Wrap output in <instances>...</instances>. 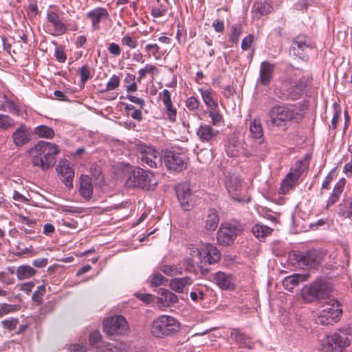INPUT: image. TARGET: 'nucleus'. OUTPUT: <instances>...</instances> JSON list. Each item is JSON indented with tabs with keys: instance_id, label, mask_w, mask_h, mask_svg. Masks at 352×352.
Returning a JSON list of instances; mask_svg holds the SVG:
<instances>
[{
	"instance_id": "f257e3e1",
	"label": "nucleus",
	"mask_w": 352,
	"mask_h": 352,
	"mask_svg": "<svg viewBox=\"0 0 352 352\" xmlns=\"http://www.w3.org/2000/svg\"><path fill=\"white\" fill-rule=\"evenodd\" d=\"M60 151L55 144L41 140L29 151L34 166L45 171L56 164V156Z\"/></svg>"
},
{
	"instance_id": "f03ea898",
	"label": "nucleus",
	"mask_w": 352,
	"mask_h": 352,
	"mask_svg": "<svg viewBox=\"0 0 352 352\" xmlns=\"http://www.w3.org/2000/svg\"><path fill=\"white\" fill-rule=\"evenodd\" d=\"M352 340V328L345 326L320 341V349L324 352H342L348 347Z\"/></svg>"
},
{
	"instance_id": "7ed1b4c3",
	"label": "nucleus",
	"mask_w": 352,
	"mask_h": 352,
	"mask_svg": "<svg viewBox=\"0 0 352 352\" xmlns=\"http://www.w3.org/2000/svg\"><path fill=\"white\" fill-rule=\"evenodd\" d=\"M316 323L323 326L338 322L342 314L341 305L334 298L319 302L316 309Z\"/></svg>"
},
{
	"instance_id": "20e7f679",
	"label": "nucleus",
	"mask_w": 352,
	"mask_h": 352,
	"mask_svg": "<svg viewBox=\"0 0 352 352\" xmlns=\"http://www.w3.org/2000/svg\"><path fill=\"white\" fill-rule=\"evenodd\" d=\"M269 117V126H277L285 130L291 121L296 120L298 122L300 120L302 113L293 106L276 104L270 109Z\"/></svg>"
},
{
	"instance_id": "39448f33",
	"label": "nucleus",
	"mask_w": 352,
	"mask_h": 352,
	"mask_svg": "<svg viewBox=\"0 0 352 352\" xmlns=\"http://www.w3.org/2000/svg\"><path fill=\"white\" fill-rule=\"evenodd\" d=\"M125 185L129 188H138L153 190L157 185V182L153 173L135 167L129 173Z\"/></svg>"
},
{
	"instance_id": "423d86ee",
	"label": "nucleus",
	"mask_w": 352,
	"mask_h": 352,
	"mask_svg": "<svg viewBox=\"0 0 352 352\" xmlns=\"http://www.w3.org/2000/svg\"><path fill=\"white\" fill-rule=\"evenodd\" d=\"M331 291L330 283L322 280H317L302 289V297L307 302H312L317 300L321 301L332 298L329 297Z\"/></svg>"
},
{
	"instance_id": "0eeeda50",
	"label": "nucleus",
	"mask_w": 352,
	"mask_h": 352,
	"mask_svg": "<svg viewBox=\"0 0 352 352\" xmlns=\"http://www.w3.org/2000/svg\"><path fill=\"white\" fill-rule=\"evenodd\" d=\"M179 329V323L175 318L162 315L153 322L151 331L155 337L163 338L177 332Z\"/></svg>"
},
{
	"instance_id": "6e6552de",
	"label": "nucleus",
	"mask_w": 352,
	"mask_h": 352,
	"mask_svg": "<svg viewBox=\"0 0 352 352\" xmlns=\"http://www.w3.org/2000/svg\"><path fill=\"white\" fill-rule=\"evenodd\" d=\"M242 231V226L237 222L222 223L217 233V241L223 246H229L234 242Z\"/></svg>"
},
{
	"instance_id": "1a4fd4ad",
	"label": "nucleus",
	"mask_w": 352,
	"mask_h": 352,
	"mask_svg": "<svg viewBox=\"0 0 352 352\" xmlns=\"http://www.w3.org/2000/svg\"><path fill=\"white\" fill-rule=\"evenodd\" d=\"M308 166L309 162L307 157H305L304 160H298L296 163L295 167L292 168L291 172L289 173L283 180L279 192L285 194L294 188L296 185L302 173L308 168Z\"/></svg>"
},
{
	"instance_id": "9d476101",
	"label": "nucleus",
	"mask_w": 352,
	"mask_h": 352,
	"mask_svg": "<svg viewBox=\"0 0 352 352\" xmlns=\"http://www.w3.org/2000/svg\"><path fill=\"white\" fill-rule=\"evenodd\" d=\"M138 157L143 164L151 168H157L163 163V157L153 147L140 144L137 145Z\"/></svg>"
},
{
	"instance_id": "9b49d317",
	"label": "nucleus",
	"mask_w": 352,
	"mask_h": 352,
	"mask_svg": "<svg viewBox=\"0 0 352 352\" xmlns=\"http://www.w3.org/2000/svg\"><path fill=\"white\" fill-rule=\"evenodd\" d=\"M104 331L109 336L125 335L129 331V326L122 316H116L104 321Z\"/></svg>"
},
{
	"instance_id": "f8f14e48",
	"label": "nucleus",
	"mask_w": 352,
	"mask_h": 352,
	"mask_svg": "<svg viewBox=\"0 0 352 352\" xmlns=\"http://www.w3.org/2000/svg\"><path fill=\"white\" fill-rule=\"evenodd\" d=\"M188 158L183 153L166 151L163 155V162L169 170L181 172L187 166Z\"/></svg>"
},
{
	"instance_id": "ddd939ff",
	"label": "nucleus",
	"mask_w": 352,
	"mask_h": 352,
	"mask_svg": "<svg viewBox=\"0 0 352 352\" xmlns=\"http://www.w3.org/2000/svg\"><path fill=\"white\" fill-rule=\"evenodd\" d=\"M311 50L312 46L307 36L300 34L294 38L290 48V53L295 56L307 60Z\"/></svg>"
},
{
	"instance_id": "4468645a",
	"label": "nucleus",
	"mask_w": 352,
	"mask_h": 352,
	"mask_svg": "<svg viewBox=\"0 0 352 352\" xmlns=\"http://www.w3.org/2000/svg\"><path fill=\"white\" fill-rule=\"evenodd\" d=\"M201 258V274H205L208 272L207 269H204L202 264L208 263L209 265L217 263L221 258V252L217 247L210 243L204 245L201 251L199 252Z\"/></svg>"
},
{
	"instance_id": "2eb2a0df",
	"label": "nucleus",
	"mask_w": 352,
	"mask_h": 352,
	"mask_svg": "<svg viewBox=\"0 0 352 352\" xmlns=\"http://www.w3.org/2000/svg\"><path fill=\"white\" fill-rule=\"evenodd\" d=\"M295 258L300 265L307 268H314L319 265L322 259V253L316 250L295 254Z\"/></svg>"
},
{
	"instance_id": "dca6fc26",
	"label": "nucleus",
	"mask_w": 352,
	"mask_h": 352,
	"mask_svg": "<svg viewBox=\"0 0 352 352\" xmlns=\"http://www.w3.org/2000/svg\"><path fill=\"white\" fill-rule=\"evenodd\" d=\"M180 205L184 210H190L192 207V192L188 183L179 184L175 188Z\"/></svg>"
},
{
	"instance_id": "f3484780",
	"label": "nucleus",
	"mask_w": 352,
	"mask_h": 352,
	"mask_svg": "<svg viewBox=\"0 0 352 352\" xmlns=\"http://www.w3.org/2000/svg\"><path fill=\"white\" fill-rule=\"evenodd\" d=\"M211 280L222 290L235 289L234 278L231 274L217 272L211 274Z\"/></svg>"
},
{
	"instance_id": "a211bd4d",
	"label": "nucleus",
	"mask_w": 352,
	"mask_h": 352,
	"mask_svg": "<svg viewBox=\"0 0 352 352\" xmlns=\"http://www.w3.org/2000/svg\"><path fill=\"white\" fill-rule=\"evenodd\" d=\"M109 16L107 10L102 7H98L87 12L86 17L91 22L93 31H98L100 29V22L106 21Z\"/></svg>"
},
{
	"instance_id": "6ab92c4d",
	"label": "nucleus",
	"mask_w": 352,
	"mask_h": 352,
	"mask_svg": "<svg viewBox=\"0 0 352 352\" xmlns=\"http://www.w3.org/2000/svg\"><path fill=\"white\" fill-rule=\"evenodd\" d=\"M56 170L65 186L69 188L72 187L74 170L70 166L69 162L66 160H60L56 167Z\"/></svg>"
},
{
	"instance_id": "aec40b11",
	"label": "nucleus",
	"mask_w": 352,
	"mask_h": 352,
	"mask_svg": "<svg viewBox=\"0 0 352 352\" xmlns=\"http://www.w3.org/2000/svg\"><path fill=\"white\" fill-rule=\"evenodd\" d=\"M47 20L53 26L52 35L55 36H61L67 32V27L66 24L56 12L49 11L47 14Z\"/></svg>"
},
{
	"instance_id": "412c9836",
	"label": "nucleus",
	"mask_w": 352,
	"mask_h": 352,
	"mask_svg": "<svg viewBox=\"0 0 352 352\" xmlns=\"http://www.w3.org/2000/svg\"><path fill=\"white\" fill-rule=\"evenodd\" d=\"M197 135L202 142H207L210 144L216 141L219 135V131L214 129L210 124H201L197 131Z\"/></svg>"
},
{
	"instance_id": "4be33fe9",
	"label": "nucleus",
	"mask_w": 352,
	"mask_h": 352,
	"mask_svg": "<svg viewBox=\"0 0 352 352\" xmlns=\"http://www.w3.org/2000/svg\"><path fill=\"white\" fill-rule=\"evenodd\" d=\"M177 296L172 292L160 288L158 291L157 304L160 308L170 307L178 302Z\"/></svg>"
},
{
	"instance_id": "5701e85b",
	"label": "nucleus",
	"mask_w": 352,
	"mask_h": 352,
	"mask_svg": "<svg viewBox=\"0 0 352 352\" xmlns=\"http://www.w3.org/2000/svg\"><path fill=\"white\" fill-rule=\"evenodd\" d=\"M274 65L267 61L261 64L258 80L263 85H268L272 80Z\"/></svg>"
},
{
	"instance_id": "b1692460",
	"label": "nucleus",
	"mask_w": 352,
	"mask_h": 352,
	"mask_svg": "<svg viewBox=\"0 0 352 352\" xmlns=\"http://www.w3.org/2000/svg\"><path fill=\"white\" fill-rule=\"evenodd\" d=\"M79 192L80 195L89 200L93 195V185L91 178L87 175H81L80 177Z\"/></svg>"
},
{
	"instance_id": "393cba45",
	"label": "nucleus",
	"mask_w": 352,
	"mask_h": 352,
	"mask_svg": "<svg viewBox=\"0 0 352 352\" xmlns=\"http://www.w3.org/2000/svg\"><path fill=\"white\" fill-rule=\"evenodd\" d=\"M308 277V274H294L284 278L283 285L287 290L292 292L300 282L306 281Z\"/></svg>"
},
{
	"instance_id": "a878e982",
	"label": "nucleus",
	"mask_w": 352,
	"mask_h": 352,
	"mask_svg": "<svg viewBox=\"0 0 352 352\" xmlns=\"http://www.w3.org/2000/svg\"><path fill=\"white\" fill-rule=\"evenodd\" d=\"M193 283V279L190 276H184L182 278H175L170 280V288L178 293H183L184 288L191 285Z\"/></svg>"
},
{
	"instance_id": "bb28decb",
	"label": "nucleus",
	"mask_w": 352,
	"mask_h": 352,
	"mask_svg": "<svg viewBox=\"0 0 352 352\" xmlns=\"http://www.w3.org/2000/svg\"><path fill=\"white\" fill-rule=\"evenodd\" d=\"M13 142L16 146H22L27 144L30 138L27 128L24 125L18 127L12 133Z\"/></svg>"
},
{
	"instance_id": "cd10ccee",
	"label": "nucleus",
	"mask_w": 352,
	"mask_h": 352,
	"mask_svg": "<svg viewBox=\"0 0 352 352\" xmlns=\"http://www.w3.org/2000/svg\"><path fill=\"white\" fill-rule=\"evenodd\" d=\"M219 217L215 209H210L204 221V227L206 230L214 231L218 226Z\"/></svg>"
},
{
	"instance_id": "c85d7f7f",
	"label": "nucleus",
	"mask_w": 352,
	"mask_h": 352,
	"mask_svg": "<svg viewBox=\"0 0 352 352\" xmlns=\"http://www.w3.org/2000/svg\"><path fill=\"white\" fill-rule=\"evenodd\" d=\"M306 85L307 82L300 79L287 89V96L293 100L298 99L302 94Z\"/></svg>"
},
{
	"instance_id": "c756f323",
	"label": "nucleus",
	"mask_w": 352,
	"mask_h": 352,
	"mask_svg": "<svg viewBox=\"0 0 352 352\" xmlns=\"http://www.w3.org/2000/svg\"><path fill=\"white\" fill-rule=\"evenodd\" d=\"M272 7L267 2H256L252 7L253 16L256 19H259L262 16L266 15L271 12Z\"/></svg>"
},
{
	"instance_id": "7c9ffc66",
	"label": "nucleus",
	"mask_w": 352,
	"mask_h": 352,
	"mask_svg": "<svg viewBox=\"0 0 352 352\" xmlns=\"http://www.w3.org/2000/svg\"><path fill=\"white\" fill-rule=\"evenodd\" d=\"M242 181L238 176L232 175L229 177L226 181V187L230 194L239 192L242 188Z\"/></svg>"
},
{
	"instance_id": "2f4dec72",
	"label": "nucleus",
	"mask_w": 352,
	"mask_h": 352,
	"mask_svg": "<svg viewBox=\"0 0 352 352\" xmlns=\"http://www.w3.org/2000/svg\"><path fill=\"white\" fill-rule=\"evenodd\" d=\"M250 132L252 138L255 140H259L260 142H262L263 138V131L260 120L254 119L250 122Z\"/></svg>"
},
{
	"instance_id": "473e14b6",
	"label": "nucleus",
	"mask_w": 352,
	"mask_h": 352,
	"mask_svg": "<svg viewBox=\"0 0 352 352\" xmlns=\"http://www.w3.org/2000/svg\"><path fill=\"white\" fill-rule=\"evenodd\" d=\"M207 288L205 286L197 285L192 287V290L190 293V296L192 300L198 302L205 300L206 294V292Z\"/></svg>"
},
{
	"instance_id": "72a5a7b5",
	"label": "nucleus",
	"mask_w": 352,
	"mask_h": 352,
	"mask_svg": "<svg viewBox=\"0 0 352 352\" xmlns=\"http://www.w3.org/2000/svg\"><path fill=\"white\" fill-rule=\"evenodd\" d=\"M36 273V270L30 265H22L17 267L16 274L19 280L29 278L33 276Z\"/></svg>"
},
{
	"instance_id": "f704fd0d",
	"label": "nucleus",
	"mask_w": 352,
	"mask_h": 352,
	"mask_svg": "<svg viewBox=\"0 0 352 352\" xmlns=\"http://www.w3.org/2000/svg\"><path fill=\"white\" fill-rule=\"evenodd\" d=\"M34 133L40 138L46 139H52L55 135L53 129L45 125H40L35 127Z\"/></svg>"
},
{
	"instance_id": "c9c22d12",
	"label": "nucleus",
	"mask_w": 352,
	"mask_h": 352,
	"mask_svg": "<svg viewBox=\"0 0 352 352\" xmlns=\"http://www.w3.org/2000/svg\"><path fill=\"white\" fill-rule=\"evenodd\" d=\"M199 91L206 105L211 110L216 109L218 104L217 101H215L212 96V89H200Z\"/></svg>"
},
{
	"instance_id": "e433bc0d",
	"label": "nucleus",
	"mask_w": 352,
	"mask_h": 352,
	"mask_svg": "<svg viewBox=\"0 0 352 352\" xmlns=\"http://www.w3.org/2000/svg\"><path fill=\"white\" fill-rule=\"evenodd\" d=\"M252 232L257 239L261 240L271 233L272 229L266 226L256 224L252 227Z\"/></svg>"
},
{
	"instance_id": "4c0bfd02",
	"label": "nucleus",
	"mask_w": 352,
	"mask_h": 352,
	"mask_svg": "<svg viewBox=\"0 0 352 352\" xmlns=\"http://www.w3.org/2000/svg\"><path fill=\"white\" fill-rule=\"evenodd\" d=\"M230 337L237 344L244 345L248 349H252V346L248 345L246 343V341L249 338L243 333H241L239 329H233L230 332Z\"/></svg>"
},
{
	"instance_id": "58836bf2",
	"label": "nucleus",
	"mask_w": 352,
	"mask_h": 352,
	"mask_svg": "<svg viewBox=\"0 0 352 352\" xmlns=\"http://www.w3.org/2000/svg\"><path fill=\"white\" fill-rule=\"evenodd\" d=\"M168 10V0H162V3H157V5L153 6L151 15L158 18L164 16Z\"/></svg>"
},
{
	"instance_id": "ea45409f",
	"label": "nucleus",
	"mask_w": 352,
	"mask_h": 352,
	"mask_svg": "<svg viewBox=\"0 0 352 352\" xmlns=\"http://www.w3.org/2000/svg\"><path fill=\"white\" fill-rule=\"evenodd\" d=\"M166 282H168V280L159 272H154L150 276L151 287H156L160 285H164Z\"/></svg>"
},
{
	"instance_id": "a19ab883",
	"label": "nucleus",
	"mask_w": 352,
	"mask_h": 352,
	"mask_svg": "<svg viewBox=\"0 0 352 352\" xmlns=\"http://www.w3.org/2000/svg\"><path fill=\"white\" fill-rule=\"evenodd\" d=\"M80 82L84 85L88 80L92 78V72L91 67L85 64L80 69Z\"/></svg>"
},
{
	"instance_id": "79ce46f5",
	"label": "nucleus",
	"mask_w": 352,
	"mask_h": 352,
	"mask_svg": "<svg viewBox=\"0 0 352 352\" xmlns=\"http://www.w3.org/2000/svg\"><path fill=\"white\" fill-rule=\"evenodd\" d=\"M159 269L166 275L169 276H173L182 273V271H180L175 265L163 264L160 266Z\"/></svg>"
},
{
	"instance_id": "37998d69",
	"label": "nucleus",
	"mask_w": 352,
	"mask_h": 352,
	"mask_svg": "<svg viewBox=\"0 0 352 352\" xmlns=\"http://www.w3.org/2000/svg\"><path fill=\"white\" fill-rule=\"evenodd\" d=\"M121 43L122 45H125L129 47L130 49H134L138 45L137 39L134 37H132L129 34H125L121 38Z\"/></svg>"
},
{
	"instance_id": "c03bdc74",
	"label": "nucleus",
	"mask_w": 352,
	"mask_h": 352,
	"mask_svg": "<svg viewBox=\"0 0 352 352\" xmlns=\"http://www.w3.org/2000/svg\"><path fill=\"white\" fill-rule=\"evenodd\" d=\"M164 111L167 119L170 122H175L177 117V109L173 107V102L164 104Z\"/></svg>"
},
{
	"instance_id": "a18cd8bd",
	"label": "nucleus",
	"mask_w": 352,
	"mask_h": 352,
	"mask_svg": "<svg viewBox=\"0 0 352 352\" xmlns=\"http://www.w3.org/2000/svg\"><path fill=\"white\" fill-rule=\"evenodd\" d=\"M155 71H157V67L154 65L146 64L145 67L138 71L139 76L138 77V81L141 82L146 74H153Z\"/></svg>"
},
{
	"instance_id": "49530a36",
	"label": "nucleus",
	"mask_w": 352,
	"mask_h": 352,
	"mask_svg": "<svg viewBox=\"0 0 352 352\" xmlns=\"http://www.w3.org/2000/svg\"><path fill=\"white\" fill-rule=\"evenodd\" d=\"M18 323H19V320L17 318H14L6 319L1 322L2 327L4 329H6L10 331L14 330L16 329Z\"/></svg>"
},
{
	"instance_id": "de8ad7c7",
	"label": "nucleus",
	"mask_w": 352,
	"mask_h": 352,
	"mask_svg": "<svg viewBox=\"0 0 352 352\" xmlns=\"http://www.w3.org/2000/svg\"><path fill=\"white\" fill-rule=\"evenodd\" d=\"M120 82V79L119 76H118L115 74L113 75L110 78L109 80L107 82L105 90H104L102 91L104 92V91H111V90L116 89L119 86Z\"/></svg>"
},
{
	"instance_id": "09e8293b",
	"label": "nucleus",
	"mask_w": 352,
	"mask_h": 352,
	"mask_svg": "<svg viewBox=\"0 0 352 352\" xmlns=\"http://www.w3.org/2000/svg\"><path fill=\"white\" fill-rule=\"evenodd\" d=\"M45 293V286L40 285L37 287V289L33 293L32 299L34 302L41 304L42 302V296Z\"/></svg>"
},
{
	"instance_id": "8fccbe9b",
	"label": "nucleus",
	"mask_w": 352,
	"mask_h": 352,
	"mask_svg": "<svg viewBox=\"0 0 352 352\" xmlns=\"http://www.w3.org/2000/svg\"><path fill=\"white\" fill-rule=\"evenodd\" d=\"M17 306L7 303H3L0 305V318L5 315L14 312L17 310Z\"/></svg>"
},
{
	"instance_id": "3c124183",
	"label": "nucleus",
	"mask_w": 352,
	"mask_h": 352,
	"mask_svg": "<svg viewBox=\"0 0 352 352\" xmlns=\"http://www.w3.org/2000/svg\"><path fill=\"white\" fill-rule=\"evenodd\" d=\"M145 50L148 53V56L151 54L156 58L159 59L160 58V47L157 44H147L145 46Z\"/></svg>"
},
{
	"instance_id": "603ef678",
	"label": "nucleus",
	"mask_w": 352,
	"mask_h": 352,
	"mask_svg": "<svg viewBox=\"0 0 352 352\" xmlns=\"http://www.w3.org/2000/svg\"><path fill=\"white\" fill-rule=\"evenodd\" d=\"M241 32L240 26L236 25L232 26L230 41L233 43H236L239 41Z\"/></svg>"
},
{
	"instance_id": "864d4df0",
	"label": "nucleus",
	"mask_w": 352,
	"mask_h": 352,
	"mask_svg": "<svg viewBox=\"0 0 352 352\" xmlns=\"http://www.w3.org/2000/svg\"><path fill=\"white\" fill-rule=\"evenodd\" d=\"M199 105V100L194 96H190L186 100V106L190 111H197L198 109Z\"/></svg>"
},
{
	"instance_id": "5fc2aeb1",
	"label": "nucleus",
	"mask_w": 352,
	"mask_h": 352,
	"mask_svg": "<svg viewBox=\"0 0 352 352\" xmlns=\"http://www.w3.org/2000/svg\"><path fill=\"white\" fill-rule=\"evenodd\" d=\"M333 116L331 121V127L336 129L337 127L338 119L341 114V109L336 104H333Z\"/></svg>"
},
{
	"instance_id": "6e6d98bb",
	"label": "nucleus",
	"mask_w": 352,
	"mask_h": 352,
	"mask_svg": "<svg viewBox=\"0 0 352 352\" xmlns=\"http://www.w3.org/2000/svg\"><path fill=\"white\" fill-rule=\"evenodd\" d=\"M13 124V120L8 116L0 115V129H6Z\"/></svg>"
},
{
	"instance_id": "4d7b16f0",
	"label": "nucleus",
	"mask_w": 352,
	"mask_h": 352,
	"mask_svg": "<svg viewBox=\"0 0 352 352\" xmlns=\"http://www.w3.org/2000/svg\"><path fill=\"white\" fill-rule=\"evenodd\" d=\"M345 184H346L345 179H344V178L341 179L334 186V188H333L331 194L340 197V195L343 192Z\"/></svg>"
},
{
	"instance_id": "13d9d810",
	"label": "nucleus",
	"mask_w": 352,
	"mask_h": 352,
	"mask_svg": "<svg viewBox=\"0 0 352 352\" xmlns=\"http://www.w3.org/2000/svg\"><path fill=\"white\" fill-rule=\"evenodd\" d=\"M62 210L64 212L71 214H81L85 212V209L83 208L72 206H64L62 208Z\"/></svg>"
},
{
	"instance_id": "bf43d9fd",
	"label": "nucleus",
	"mask_w": 352,
	"mask_h": 352,
	"mask_svg": "<svg viewBox=\"0 0 352 352\" xmlns=\"http://www.w3.org/2000/svg\"><path fill=\"white\" fill-rule=\"evenodd\" d=\"M55 57L59 63L65 62L67 57L61 45L56 47L55 50Z\"/></svg>"
},
{
	"instance_id": "052dcab7",
	"label": "nucleus",
	"mask_w": 352,
	"mask_h": 352,
	"mask_svg": "<svg viewBox=\"0 0 352 352\" xmlns=\"http://www.w3.org/2000/svg\"><path fill=\"white\" fill-rule=\"evenodd\" d=\"M62 225L65 226L71 229H76L78 226V223L76 220L74 219H70L69 217H65L62 220Z\"/></svg>"
},
{
	"instance_id": "680f3d73",
	"label": "nucleus",
	"mask_w": 352,
	"mask_h": 352,
	"mask_svg": "<svg viewBox=\"0 0 352 352\" xmlns=\"http://www.w3.org/2000/svg\"><path fill=\"white\" fill-rule=\"evenodd\" d=\"M107 50L108 52L114 56H118L121 53L120 45L116 43H109Z\"/></svg>"
},
{
	"instance_id": "e2e57ef3",
	"label": "nucleus",
	"mask_w": 352,
	"mask_h": 352,
	"mask_svg": "<svg viewBox=\"0 0 352 352\" xmlns=\"http://www.w3.org/2000/svg\"><path fill=\"white\" fill-rule=\"evenodd\" d=\"M254 41V36L252 34H249L244 38H243L241 42V48L243 50H248L250 48L251 45L252 44Z\"/></svg>"
},
{
	"instance_id": "0e129e2a",
	"label": "nucleus",
	"mask_w": 352,
	"mask_h": 352,
	"mask_svg": "<svg viewBox=\"0 0 352 352\" xmlns=\"http://www.w3.org/2000/svg\"><path fill=\"white\" fill-rule=\"evenodd\" d=\"M209 117L212 120V123L213 125H217L220 122L222 119L221 116L219 112L215 111V109L211 110L209 111Z\"/></svg>"
},
{
	"instance_id": "69168bd1",
	"label": "nucleus",
	"mask_w": 352,
	"mask_h": 352,
	"mask_svg": "<svg viewBox=\"0 0 352 352\" xmlns=\"http://www.w3.org/2000/svg\"><path fill=\"white\" fill-rule=\"evenodd\" d=\"M113 347L120 352H127L130 349V345L124 342H116L113 344Z\"/></svg>"
},
{
	"instance_id": "338daca9",
	"label": "nucleus",
	"mask_w": 352,
	"mask_h": 352,
	"mask_svg": "<svg viewBox=\"0 0 352 352\" xmlns=\"http://www.w3.org/2000/svg\"><path fill=\"white\" fill-rule=\"evenodd\" d=\"M160 96L163 102L164 105L173 102L170 98V93L167 89H164L160 93Z\"/></svg>"
},
{
	"instance_id": "774afa93",
	"label": "nucleus",
	"mask_w": 352,
	"mask_h": 352,
	"mask_svg": "<svg viewBox=\"0 0 352 352\" xmlns=\"http://www.w3.org/2000/svg\"><path fill=\"white\" fill-rule=\"evenodd\" d=\"M136 297L145 303H150L153 300V296L149 294L138 293L135 294Z\"/></svg>"
}]
</instances>
